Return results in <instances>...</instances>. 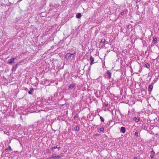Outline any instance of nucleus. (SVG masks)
<instances>
[{
  "instance_id": "0eeeda50",
  "label": "nucleus",
  "mask_w": 159,
  "mask_h": 159,
  "mask_svg": "<svg viewBox=\"0 0 159 159\" xmlns=\"http://www.w3.org/2000/svg\"><path fill=\"white\" fill-rule=\"evenodd\" d=\"M155 155V152L153 150H152L151 152V155L150 157L151 158H153Z\"/></svg>"
},
{
  "instance_id": "1a4fd4ad",
  "label": "nucleus",
  "mask_w": 159,
  "mask_h": 159,
  "mask_svg": "<svg viewBox=\"0 0 159 159\" xmlns=\"http://www.w3.org/2000/svg\"><path fill=\"white\" fill-rule=\"evenodd\" d=\"M120 131L122 133H124L125 132V127H121L120 128Z\"/></svg>"
},
{
  "instance_id": "f3484780",
  "label": "nucleus",
  "mask_w": 159,
  "mask_h": 159,
  "mask_svg": "<svg viewBox=\"0 0 159 159\" xmlns=\"http://www.w3.org/2000/svg\"><path fill=\"white\" fill-rule=\"evenodd\" d=\"M100 120H101V121H102V122H104V118L102 116H100Z\"/></svg>"
},
{
  "instance_id": "412c9836",
  "label": "nucleus",
  "mask_w": 159,
  "mask_h": 159,
  "mask_svg": "<svg viewBox=\"0 0 159 159\" xmlns=\"http://www.w3.org/2000/svg\"><path fill=\"white\" fill-rule=\"evenodd\" d=\"M134 135L135 136H138V132H136L135 133Z\"/></svg>"
},
{
  "instance_id": "6ab92c4d",
  "label": "nucleus",
  "mask_w": 159,
  "mask_h": 159,
  "mask_svg": "<svg viewBox=\"0 0 159 159\" xmlns=\"http://www.w3.org/2000/svg\"><path fill=\"white\" fill-rule=\"evenodd\" d=\"M80 128L78 126H77L75 128V130L79 131L80 130Z\"/></svg>"
},
{
  "instance_id": "c85d7f7f",
  "label": "nucleus",
  "mask_w": 159,
  "mask_h": 159,
  "mask_svg": "<svg viewBox=\"0 0 159 159\" xmlns=\"http://www.w3.org/2000/svg\"><path fill=\"white\" fill-rule=\"evenodd\" d=\"M52 158H53L52 157H52H49V159H52Z\"/></svg>"
},
{
  "instance_id": "5701e85b",
  "label": "nucleus",
  "mask_w": 159,
  "mask_h": 159,
  "mask_svg": "<svg viewBox=\"0 0 159 159\" xmlns=\"http://www.w3.org/2000/svg\"><path fill=\"white\" fill-rule=\"evenodd\" d=\"M124 11H123L121 12L120 13V14H121V15L122 16H123V15H124Z\"/></svg>"
},
{
  "instance_id": "f257e3e1",
  "label": "nucleus",
  "mask_w": 159,
  "mask_h": 159,
  "mask_svg": "<svg viewBox=\"0 0 159 159\" xmlns=\"http://www.w3.org/2000/svg\"><path fill=\"white\" fill-rule=\"evenodd\" d=\"M76 54V52H74L73 53H68L66 54L65 58L67 59H70L71 58H73L75 56Z\"/></svg>"
},
{
  "instance_id": "7ed1b4c3",
  "label": "nucleus",
  "mask_w": 159,
  "mask_h": 159,
  "mask_svg": "<svg viewBox=\"0 0 159 159\" xmlns=\"http://www.w3.org/2000/svg\"><path fill=\"white\" fill-rule=\"evenodd\" d=\"M15 59V58H11L9 59L8 61V63L11 64L14 63V60Z\"/></svg>"
},
{
  "instance_id": "9d476101",
  "label": "nucleus",
  "mask_w": 159,
  "mask_h": 159,
  "mask_svg": "<svg viewBox=\"0 0 159 159\" xmlns=\"http://www.w3.org/2000/svg\"><path fill=\"white\" fill-rule=\"evenodd\" d=\"M5 150L7 152H9L11 151L12 150V149L11 147L10 146H9L8 148L5 149Z\"/></svg>"
},
{
  "instance_id": "b1692460",
  "label": "nucleus",
  "mask_w": 159,
  "mask_h": 159,
  "mask_svg": "<svg viewBox=\"0 0 159 159\" xmlns=\"http://www.w3.org/2000/svg\"><path fill=\"white\" fill-rule=\"evenodd\" d=\"M141 92L142 93L143 92V93H146V91L145 89H143V90H142Z\"/></svg>"
},
{
  "instance_id": "f8f14e48",
  "label": "nucleus",
  "mask_w": 159,
  "mask_h": 159,
  "mask_svg": "<svg viewBox=\"0 0 159 159\" xmlns=\"http://www.w3.org/2000/svg\"><path fill=\"white\" fill-rule=\"evenodd\" d=\"M157 41V39L156 37H154L153 40H152V42L154 43H155Z\"/></svg>"
},
{
  "instance_id": "393cba45",
  "label": "nucleus",
  "mask_w": 159,
  "mask_h": 159,
  "mask_svg": "<svg viewBox=\"0 0 159 159\" xmlns=\"http://www.w3.org/2000/svg\"><path fill=\"white\" fill-rule=\"evenodd\" d=\"M141 0H136V3H137L138 2H139Z\"/></svg>"
},
{
  "instance_id": "f03ea898",
  "label": "nucleus",
  "mask_w": 159,
  "mask_h": 159,
  "mask_svg": "<svg viewBox=\"0 0 159 159\" xmlns=\"http://www.w3.org/2000/svg\"><path fill=\"white\" fill-rule=\"evenodd\" d=\"M63 156V155H59L57 156H56V155H53L52 156V157L54 159H59L61 157H62Z\"/></svg>"
},
{
  "instance_id": "6e6552de",
  "label": "nucleus",
  "mask_w": 159,
  "mask_h": 159,
  "mask_svg": "<svg viewBox=\"0 0 159 159\" xmlns=\"http://www.w3.org/2000/svg\"><path fill=\"white\" fill-rule=\"evenodd\" d=\"M75 86V85L74 84H71L69 87L68 89L69 90H71Z\"/></svg>"
},
{
  "instance_id": "423d86ee",
  "label": "nucleus",
  "mask_w": 159,
  "mask_h": 159,
  "mask_svg": "<svg viewBox=\"0 0 159 159\" xmlns=\"http://www.w3.org/2000/svg\"><path fill=\"white\" fill-rule=\"evenodd\" d=\"M153 88V86L152 84H151L149 85L148 88V91L149 92H151Z\"/></svg>"
},
{
  "instance_id": "cd10ccee",
  "label": "nucleus",
  "mask_w": 159,
  "mask_h": 159,
  "mask_svg": "<svg viewBox=\"0 0 159 159\" xmlns=\"http://www.w3.org/2000/svg\"><path fill=\"white\" fill-rule=\"evenodd\" d=\"M103 66L104 67V66H105V62H103Z\"/></svg>"
},
{
  "instance_id": "dca6fc26",
  "label": "nucleus",
  "mask_w": 159,
  "mask_h": 159,
  "mask_svg": "<svg viewBox=\"0 0 159 159\" xmlns=\"http://www.w3.org/2000/svg\"><path fill=\"white\" fill-rule=\"evenodd\" d=\"M105 39H102L101 40L100 43H104L105 42Z\"/></svg>"
},
{
  "instance_id": "9b49d317",
  "label": "nucleus",
  "mask_w": 159,
  "mask_h": 159,
  "mask_svg": "<svg viewBox=\"0 0 159 159\" xmlns=\"http://www.w3.org/2000/svg\"><path fill=\"white\" fill-rule=\"evenodd\" d=\"M139 117H134L133 118V120L136 122H138L139 121Z\"/></svg>"
},
{
  "instance_id": "aec40b11",
  "label": "nucleus",
  "mask_w": 159,
  "mask_h": 159,
  "mask_svg": "<svg viewBox=\"0 0 159 159\" xmlns=\"http://www.w3.org/2000/svg\"><path fill=\"white\" fill-rule=\"evenodd\" d=\"M99 130L101 131H102V132H104V128L103 127H102V128H100V129Z\"/></svg>"
},
{
  "instance_id": "c756f323",
  "label": "nucleus",
  "mask_w": 159,
  "mask_h": 159,
  "mask_svg": "<svg viewBox=\"0 0 159 159\" xmlns=\"http://www.w3.org/2000/svg\"><path fill=\"white\" fill-rule=\"evenodd\" d=\"M134 159H138L137 157H134ZM139 159H140V158H139Z\"/></svg>"
},
{
  "instance_id": "a878e982",
  "label": "nucleus",
  "mask_w": 159,
  "mask_h": 159,
  "mask_svg": "<svg viewBox=\"0 0 159 159\" xmlns=\"http://www.w3.org/2000/svg\"><path fill=\"white\" fill-rule=\"evenodd\" d=\"M108 105V104L107 102V103H105V105L106 107Z\"/></svg>"
},
{
  "instance_id": "4be33fe9",
  "label": "nucleus",
  "mask_w": 159,
  "mask_h": 159,
  "mask_svg": "<svg viewBox=\"0 0 159 159\" xmlns=\"http://www.w3.org/2000/svg\"><path fill=\"white\" fill-rule=\"evenodd\" d=\"M79 116H78V114H76L75 116H74V119H75L76 118H77Z\"/></svg>"
},
{
  "instance_id": "ddd939ff",
  "label": "nucleus",
  "mask_w": 159,
  "mask_h": 159,
  "mask_svg": "<svg viewBox=\"0 0 159 159\" xmlns=\"http://www.w3.org/2000/svg\"><path fill=\"white\" fill-rule=\"evenodd\" d=\"M61 148L60 147H57V146H54L52 148V150L53 151L56 148H57L59 150Z\"/></svg>"
},
{
  "instance_id": "39448f33",
  "label": "nucleus",
  "mask_w": 159,
  "mask_h": 159,
  "mask_svg": "<svg viewBox=\"0 0 159 159\" xmlns=\"http://www.w3.org/2000/svg\"><path fill=\"white\" fill-rule=\"evenodd\" d=\"M90 60L91 61L90 64V65H92L94 63L93 62L94 61V58L92 56H91V57H90Z\"/></svg>"
},
{
  "instance_id": "4468645a",
  "label": "nucleus",
  "mask_w": 159,
  "mask_h": 159,
  "mask_svg": "<svg viewBox=\"0 0 159 159\" xmlns=\"http://www.w3.org/2000/svg\"><path fill=\"white\" fill-rule=\"evenodd\" d=\"M82 15L81 13H78L77 15H76V17L77 18H80L81 17Z\"/></svg>"
},
{
  "instance_id": "2eb2a0df",
  "label": "nucleus",
  "mask_w": 159,
  "mask_h": 159,
  "mask_svg": "<svg viewBox=\"0 0 159 159\" xmlns=\"http://www.w3.org/2000/svg\"><path fill=\"white\" fill-rule=\"evenodd\" d=\"M34 90L33 88H32L30 89V90L28 91V93L30 94H31L33 91Z\"/></svg>"
},
{
  "instance_id": "20e7f679",
  "label": "nucleus",
  "mask_w": 159,
  "mask_h": 159,
  "mask_svg": "<svg viewBox=\"0 0 159 159\" xmlns=\"http://www.w3.org/2000/svg\"><path fill=\"white\" fill-rule=\"evenodd\" d=\"M107 74L108 76V78L109 79L111 78V72L110 71L107 70Z\"/></svg>"
},
{
  "instance_id": "a211bd4d",
  "label": "nucleus",
  "mask_w": 159,
  "mask_h": 159,
  "mask_svg": "<svg viewBox=\"0 0 159 159\" xmlns=\"http://www.w3.org/2000/svg\"><path fill=\"white\" fill-rule=\"evenodd\" d=\"M146 67L148 68H149L150 66L149 64L148 63H146Z\"/></svg>"
},
{
  "instance_id": "bb28decb",
  "label": "nucleus",
  "mask_w": 159,
  "mask_h": 159,
  "mask_svg": "<svg viewBox=\"0 0 159 159\" xmlns=\"http://www.w3.org/2000/svg\"><path fill=\"white\" fill-rule=\"evenodd\" d=\"M16 66H17V65H15V66H14V67H13V68H16Z\"/></svg>"
}]
</instances>
